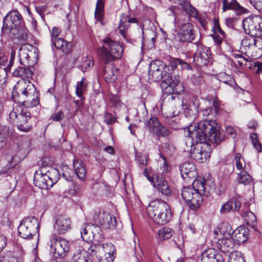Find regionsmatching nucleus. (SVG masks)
<instances>
[{"mask_svg": "<svg viewBox=\"0 0 262 262\" xmlns=\"http://www.w3.org/2000/svg\"><path fill=\"white\" fill-rule=\"evenodd\" d=\"M226 131L228 135L230 136L231 138L234 139L236 137V131L231 126H228L226 127Z\"/></svg>", "mask_w": 262, "mask_h": 262, "instance_id": "obj_60", "label": "nucleus"}, {"mask_svg": "<svg viewBox=\"0 0 262 262\" xmlns=\"http://www.w3.org/2000/svg\"><path fill=\"white\" fill-rule=\"evenodd\" d=\"M211 52L209 48L197 45V50L193 56V62L199 67L206 66L209 62Z\"/></svg>", "mask_w": 262, "mask_h": 262, "instance_id": "obj_14", "label": "nucleus"}, {"mask_svg": "<svg viewBox=\"0 0 262 262\" xmlns=\"http://www.w3.org/2000/svg\"><path fill=\"white\" fill-rule=\"evenodd\" d=\"M147 214L154 222L159 225H165L171 219L172 213L170 207L160 199L152 201L146 207Z\"/></svg>", "mask_w": 262, "mask_h": 262, "instance_id": "obj_5", "label": "nucleus"}, {"mask_svg": "<svg viewBox=\"0 0 262 262\" xmlns=\"http://www.w3.org/2000/svg\"><path fill=\"white\" fill-rule=\"evenodd\" d=\"M137 22L136 18H129L128 16L122 15L121 16L119 29L121 35L126 39V30L129 26V23H135Z\"/></svg>", "mask_w": 262, "mask_h": 262, "instance_id": "obj_24", "label": "nucleus"}, {"mask_svg": "<svg viewBox=\"0 0 262 262\" xmlns=\"http://www.w3.org/2000/svg\"><path fill=\"white\" fill-rule=\"evenodd\" d=\"M46 173L37 170L34 174V184L35 186L43 189H48L52 186L51 181L49 179Z\"/></svg>", "mask_w": 262, "mask_h": 262, "instance_id": "obj_19", "label": "nucleus"}, {"mask_svg": "<svg viewBox=\"0 0 262 262\" xmlns=\"http://www.w3.org/2000/svg\"><path fill=\"white\" fill-rule=\"evenodd\" d=\"M240 205V202L236 198H232L222 206L220 212L222 214H226L232 210L238 211Z\"/></svg>", "mask_w": 262, "mask_h": 262, "instance_id": "obj_25", "label": "nucleus"}, {"mask_svg": "<svg viewBox=\"0 0 262 262\" xmlns=\"http://www.w3.org/2000/svg\"><path fill=\"white\" fill-rule=\"evenodd\" d=\"M165 65L159 60L151 62L148 71L149 78L155 81L164 78L161 83L163 92L166 94H180L184 91L183 83L179 75L166 74Z\"/></svg>", "mask_w": 262, "mask_h": 262, "instance_id": "obj_3", "label": "nucleus"}, {"mask_svg": "<svg viewBox=\"0 0 262 262\" xmlns=\"http://www.w3.org/2000/svg\"><path fill=\"white\" fill-rule=\"evenodd\" d=\"M236 169L242 171H245L244 169L246 167V163L241 155L239 153H236L234 155V159Z\"/></svg>", "mask_w": 262, "mask_h": 262, "instance_id": "obj_43", "label": "nucleus"}, {"mask_svg": "<svg viewBox=\"0 0 262 262\" xmlns=\"http://www.w3.org/2000/svg\"><path fill=\"white\" fill-rule=\"evenodd\" d=\"M95 223L104 226L105 228L115 227L116 225V219L111 214L104 212H97L93 216Z\"/></svg>", "mask_w": 262, "mask_h": 262, "instance_id": "obj_15", "label": "nucleus"}, {"mask_svg": "<svg viewBox=\"0 0 262 262\" xmlns=\"http://www.w3.org/2000/svg\"><path fill=\"white\" fill-rule=\"evenodd\" d=\"M222 10L223 12L227 10H233L237 15H242L247 12V10L241 6L236 0H231L230 2L227 0H223Z\"/></svg>", "mask_w": 262, "mask_h": 262, "instance_id": "obj_20", "label": "nucleus"}, {"mask_svg": "<svg viewBox=\"0 0 262 262\" xmlns=\"http://www.w3.org/2000/svg\"><path fill=\"white\" fill-rule=\"evenodd\" d=\"M23 107L20 105H16L14 106L9 114L10 121L13 123L17 122L19 116L23 114Z\"/></svg>", "mask_w": 262, "mask_h": 262, "instance_id": "obj_36", "label": "nucleus"}, {"mask_svg": "<svg viewBox=\"0 0 262 262\" xmlns=\"http://www.w3.org/2000/svg\"><path fill=\"white\" fill-rule=\"evenodd\" d=\"M207 141L196 144L193 149H190L191 157L199 163L205 162L210 157L211 147Z\"/></svg>", "mask_w": 262, "mask_h": 262, "instance_id": "obj_12", "label": "nucleus"}, {"mask_svg": "<svg viewBox=\"0 0 262 262\" xmlns=\"http://www.w3.org/2000/svg\"><path fill=\"white\" fill-rule=\"evenodd\" d=\"M95 255L96 256L99 262H113L114 259V256L106 255L104 256L103 254H93V256Z\"/></svg>", "mask_w": 262, "mask_h": 262, "instance_id": "obj_53", "label": "nucleus"}, {"mask_svg": "<svg viewBox=\"0 0 262 262\" xmlns=\"http://www.w3.org/2000/svg\"><path fill=\"white\" fill-rule=\"evenodd\" d=\"M100 228L93 224H86L81 230V236L88 243L93 241L98 242L103 238Z\"/></svg>", "mask_w": 262, "mask_h": 262, "instance_id": "obj_13", "label": "nucleus"}, {"mask_svg": "<svg viewBox=\"0 0 262 262\" xmlns=\"http://www.w3.org/2000/svg\"><path fill=\"white\" fill-rule=\"evenodd\" d=\"M153 133L159 137H166L170 134V132L168 129L163 126L160 123V125H158L157 128H156Z\"/></svg>", "mask_w": 262, "mask_h": 262, "instance_id": "obj_50", "label": "nucleus"}, {"mask_svg": "<svg viewBox=\"0 0 262 262\" xmlns=\"http://www.w3.org/2000/svg\"><path fill=\"white\" fill-rule=\"evenodd\" d=\"M254 48L256 47L262 50V38L260 36L254 37Z\"/></svg>", "mask_w": 262, "mask_h": 262, "instance_id": "obj_64", "label": "nucleus"}, {"mask_svg": "<svg viewBox=\"0 0 262 262\" xmlns=\"http://www.w3.org/2000/svg\"><path fill=\"white\" fill-rule=\"evenodd\" d=\"M115 251L114 246L111 243H105L102 244H93L89 248V252L91 255L103 254L104 256L106 255L114 256Z\"/></svg>", "mask_w": 262, "mask_h": 262, "instance_id": "obj_16", "label": "nucleus"}, {"mask_svg": "<svg viewBox=\"0 0 262 262\" xmlns=\"http://www.w3.org/2000/svg\"><path fill=\"white\" fill-rule=\"evenodd\" d=\"M248 233L246 229L243 228L236 229L231 236L233 238L234 243L238 244L245 242L248 239Z\"/></svg>", "mask_w": 262, "mask_h": 262, "instance_id": "obj_27", "label": "nucleus"}, {"mask_svg": "<svg viewBox=\"0 0 262 262\" xmlns=\"http://www.w3.org/2000/svg\"><path fill=\"white\" fill-rule=\"evenodd\" d=\"M135 159L139 165L141 166V165L145 166L147 164L149 158L147 154L136 151Z\"/></svg>", "mask_w": 262, "mask_h": 262, "instance_id": "obj_45", "label": "nucleus"}, {"mask_svg": "<svg viewBox=\"0 0 262 262\" xmlns=\"http://www.w3.org/2000/svg\"><path fill=\"white\" fill-rule=\"evenodd\" d=\"M104 6V3L103 0H97L95 12V17L98 21H102L103 19Z\"/></svg>", "mask_w": 262, "mask_h": 262, "instance_id": "obj_38", "label": "nucleus"}, {"mask_svg": "<svg viewBox=\"0 0 262 262\" xmlns=\"http://www.w3.org/2000/svg\"><path fill=\"white\" fill-rule=\"evenodd\" d=\"M160 122L157 118L152 117L147 120L145 123V125L150 132L153 133L156 128L160 125Z\"/></svg>", "mask_w": 262, "mask_h": 262, "instance_id": "obj_46", "label": "nucleus"}, {"mask_svg": "<svg viewBox=\"0 0 262 262\" xmlns=\"http://www.w3.org/2000/svg\"><path fill=\"white\" fill-rule=\"evenodd\" d=\"M39 223L37 219L34 216H28L20 222L18 227L19 235L25 239L32 237L38 232Z\"/></svg>", "mask_w": 262, "mask_h": 262, "instance_id": "obj_8", "label": "nucleus"}, {"mask_svg": "<svg viewBox=\"0 0 262 262\" xmlns=\"http://www.w3.org/2000/svg\"><path fill=\"white\" fill-rule=\"evenodd\" d=\"M180 172L184 180L192 182V187L183 188L181 195L189 208L192 210L198 209L203 202L202 195L208 196L210 193V188L207 181L204 178H196L197 172L195 165L190 162H185L180 166Z\"/></svg>", "mask_w": 262, "mask_h": 262, "instance_id": "obj_1", "label": "nucleus"}, {"mask_svg": "<svg viewBox=\"0 0 262 262\" xmlns=\"http://www.w3.org/2000/svg\"><path fill=\"white\" fill-rule=\"evenodd\" d=\"M32 52H29L26 49V47H21L19 50V57L20 63L24 65L25 67H30L31 65L29 63V59L30 57V54Z\"/></svg>", "mask_w": 262, "mask_h": 262, "instance_id": "obj_34", "label": "nucleus"}, {"mask_svg": "<svg viewBox=\"0 0 262 262\" xmlns=\"http://www.w3.org/2000/svg\"><path fill=\"white\" fill-rule=\"evenodd\" d=\"M44 172L46 173L48 177H49V179L51 181L52 186L54 184L56 183L59 179V173L58 171L54 168H50L47 170V171Z\"/></svg>", "mask_w": 262, "mask_h": 262, "instance_id": "obj_42", "label": "nucleus"}, {"mask_svg": "<svg viewBox=\"0 0 262 262\" xmlns=\"http://www.w3.org/2000/svg\"><path fill=\"white\" fill-rule=\"evenodd\" d=\"M227 236L228 237L226 236L219 239L217 241L219 248L223 253L230 252L233 249L235 244L234 239L230 234H228Z\"/></svg>", "mask_w": 262, "mask_h": 262, "instance_id": "obj_23", "label": "nucleus"}, {"mask_svg": "<svg viewBox=\"0 0 262 262\" xmlns=\"http://www.w3.org/2000/svg\"><path fill=\"white\" fill-rule=\"evenodd\" d=\"M158 234L160 240L168 239L171 237L172 230L169 227H164L159 230Z\"/></svg>", "mask_w": 262, "mask_h": 262, "instance_id": "obj_41", "label": "nucleus"}, {"mask_svg": "<svg viewBox=\"0 0 262 262\" xmlns=\"http://www.w3.org/2000/svg\"><path fill=\"white\" fill-rule=\"evenodd\" d=\"M12 95L14 101L22 103L26 107L36 106L39 103L38 94L34 85L24 79H20L15 85Z\"/></svg>", "mask_w": 262, "mask_h": 262, "instance_id": "obj_4", "label": "nucleus"}, {"mask_svg": "<svg viewBox=\"0 0 262 262\" xmlns=\"http://www.w3.org/2000/svg\"><path fill=\"white\" fill-rule=\"evenodd\" d=\"M178 37L180 41L189 42L194 38L193 26L192 24L186 23L182 25L179 29Z\"/></svg>", "mask_w": 262, "mask_h": 262, "instance_id": "obj_17", "label": "nucleus"}, {"mask_svg": "<svg viewBox=\"0 0 262 262\" xmlns=\"http://www.w3.org/2000/svg\"><path fill=\"white\" fill-rule=\"evenodd\" d=\"M169 64L172 70H175L179 67L183 70H188L190 69L189 64L181 59L170 57Z\"/></svg>", "mask_w": 262, "mask_h": 262, "instance_id": "obj_31", "label": "nucleus"}, {"mask_svg": "<svg viewBox=\"0 0 262 262\" xmlns=\"http://www.w3.org/2000/svg\"><path fill=\"white\" fill-rule=\"evenodd\" d=\"M64 117L63 113L60 111L53 114L51 119L54 121H59Z\"/></svg>", "mask_w": 262, "mask_h": 262, "instance_id": "obj_57", "label": "nucleus"}, {"mask_svg": "<svg viewBox=\"0 0 262 262\" xmlns=\"http://www.w3.org/2000/svg\"><path fill=\"white\" fill-rule=\"evenodd\" d=\"M249 2L255 9L262 12V0H249Z\"/></svg>", "mask_w": 262, "mask_h": 262, "instance_id": "obj_55", "label": "nucleus"}, {"mask_svg": "<svg viewBox=\"0 0 262 262\" xmlns=\"http://www.w3.org/2000/svg\"><path fill=\"white\" fill-rule=\"evenodd\" d=\"M27 67H20L16 69L13 72V75L16 77H29L32 76V72L29 69L27 68Z\"/></svg>", "mask_w": 262, "mask_h": 262, "instance_id": "obj_37", "label": "nucleus"}, {"mask_svg": "<svg viewBox=\"0 0 262 262\" xmlns=\"http://www.w3.org/2000/svg\"><path fill=\"white\" fill-rule=\"evenodd\" d=\"M81 187L77 184L73 183L72 187L70 189L69 193L72 195H74L80 191Z\"/></svg>", "mask_w": 262, "mask_h": 262, "instance_id": "obj_61", "label": "nucleus"}, {"mask_svg": "<svg viewBox=\"0 0 262 262\" xmlns=\"http://www.w3.org/2000/svg\"><path fill=\"white\" fill-rule=\"evenodd\" d=\"M54 161L52 157L45 156L43 157L39 162L38 165L39 168L38 170L43 172L47 171V170L52 168Z\"/></svg>", "mask_w": 262, "mask_h": 262, "instance_id": "obj_33", "label": "nucleus"}, {"mask_svg": "<svg viewBox=\"0 0 262 262\" xmlns=\"http://www.w3.org/2000/svg\"><path fill=\"white\" fill-rule=\"evenodd\" d=\"M192 82L194 84L199 85L203 81L202 78L200 74L198 75H194L191 77Z\"/></svg>", "mask_w": 262, "mask_h": 262, "instance_id": "obj_62", "label": "nucleus"}, {"mask_svg": "<svg viewBox=\"0 0 262 262\" xmlns=\"http://www.w3.org/2000/svg\"><path fill=\"white\" fill-rule=\"evenodd\" d=\"M144 175L153 185L154 187L163 195L168 196L172 194V190L165 179L157 174L150 176V169L145 168L143 170Z\"/></svg>", "mask_w": 262, "mask_h": 262, "instance_id": "obj_10", "label": "nucleus"}, {"mask_svg": "<svg viewBox=\"0 0 262 262\" xmlns=\"http://www.w3.org/2000/svg\"><path fill=\"white\" fill-rule=\"evenodd\" d=\"M238 181L245 185H249L252 181V178L246 171H243L238 174Z\"/></svg>", "mask_w": 262, "mask_h": 262, "instance_id": "obj_44", "label": "nucleus"}, {"mask_svg": "<svg viewBox=\"0 0 262 262\" xmlns=\"http://www.w3.org/2000/svg\"><path fill=\"white\" fill-rule=\"evenodd\" d=\"M93 189L99 195L103 194L106 190L105 186L103 184L97 182L94 184Z\"/></svg>", "mask_w": 262, "mask_h": 262, "instance_id": "obj_54", "label": "nucleus"}, {"mask_svg": "<svg viewBox=\"0 0 262 262\" xmlns=\"http://www.w3.org/2000/svg\"><path fill=\"white\" fill-rule=\"evenodd\" d=\"M3 26L2 28L3 34L11 33L14 35L21 31L18 28H22L23 24L22 16L17 11L9 12L4 18Z\"/></svg>", "mask_w": 262, "mask_h": 262, "instance_id": "obj_7", "label": "nucleus"}, {"mask_svg": "<svg viewBox=\"0 0 262 262\" xmlns=\"http://www.w3.org/2000/svg\"><path fill=\"white\" fill-rule=\"evenodd\" d=\"M103 72L106 81L111 82L116 79L117 69H115L113 65L105 66Z\"/></svg>", "mask_w": 262, "mask_h": 262, "instance_id": "obj_30", "label": "nucleus"}, {"mask_svg": "<svg viewBox=\"0 0 262 262\" xmlns=\"http://www.w3.org/2000/svg\"><path fill=\"white\" fill-rule=\"evenodd\" d=\"M228 262H246L241 252H231L229 256Z\"/></svg>", "mask_w": 262, "mask_h": 262, "instance_id": "obj_47", "label": "nucleus"}, {"mask_svg": "<svg viewBox=\"0 0 262 262\" xmlns=\"http://www.w3.org/2000/svg\"><path fill=\"white\" fill-rule=\"evenodd\" d=\"M242 215L247 224L254 227L256 223V217L251 211L243 212Z\"/></svg>", "mask_w": 262, "mask_h": 262, "instance_id": "obj_40", "label": "nucleus"}, {"mask_svg": "<svg viewBox=\"0 0 262 262\" xmlns=\"http://www.w3.org/2000/svg\"><path fill=\"white\" fill-rule=\"evenodd\" d=\"M101 43L97 52L105 64L121 58L123 49L119 42L106 36L101 40Z\"/></svg>", "mask_w": 262, "mask_h": 262, "instance_id": "obj_6", "label": "nucleus"}, {"mask_svg": "<svg viewBox=\"0 0 262 262\" xmlns=\"http://www.w3.org/2000/svg\"><path fill=\"white\" fill-rule=\"evenodd\" d=\"M52 44L64 53H69L71 48V44L61 38L52 39Z\"/></svg>", "mask_w": 262, "mask_h": 262, "instance_id": "obj_28", "label": "nucleus"}, {"mask_svg": "<svg viewBox=\"0 0 262 262\" xmlns=\"http://www.w3.org/2000/svg\"><path fill=\"white\" fill-rule=\"evenodd\" d=\"M254 37L249 35L245 37L241 42V49L245 50V53L250 54L251 51L254 49Z\"/></svg>", "mask_w": 262, "mask_h": 262, "instance_id": "obj_29", "label": "nucleus"}, {"mask_svg": "<svg viewBox=\"0 0 262 262\" xmlns=\"http://www.w3.org/2000/svg\"><path fill=\"white\" fill-rule=\"evenodd\" d=\"M104 121L107 124H111L115 122L116 121V118L113 116V115L110 113H105L104 117Z\"/></svg>", "mask_w": 262, "mask_h": 262, "instance_id": "obj_58", "label": "nucleus"}, {"mask_svg": "<svg viewBox=\"0 0 262 262\" xmlns=\"http://www.w3.org/2000/svg\"><path fill=\"white\" fill-rule=\"evenodd\" d=\"M243 26L245 33L256 37L262 36V18L258 15L244 18Z\"/></svg>", "mask_w": 262, "mask_h": 262, "instance_id": "obj_11", "label": "nucleus"}, {"mask_svg": "<svg viewBox=\"0 0 262 262\" xmlns=\"http://www.w3.org/2000/svg\"><path fill=\"white\" fill-rule=\"evenodd\" d=\"M12 130L8 126H4L0 133V150L2 149L6 144V138L12 134Z\"/></svg>", "mask_w": 262, "mask_h": 262, "instance_id": "obj_39", "label": "nucleus"}, {"mask_svg": "<svg viewBox=\"0 0 262 262\" xmlns=\"http://www.w3.org/2000/svg\"><path fill=\"white\" fill-rule=\"evenodd\" d=\"M71 219L63 215H58L56 217L54 228L56 229L59 234L64 233L71 229Z\"/></svg>", "mask_w": 262, "mask_h": 262, "instance_id": "obj_18", "label": "nucleus"}, {"mask_svg": "<svg viewBox=\"0 0 262 262\" xmlns=\"http://www.w3.org/2000/svg\"><path fill=\"white\" fill-rule=\"evenodd\" d=\"M85 90L86 85L84 82V78H82L80 82L77 83L76 88V94L79 98H80L81 100L83 99V93Z\"/></svg>", "mask_w": 262, "mask_h": 262, "instance_id": "obj_49", "label": "nucleus"}, {"mask_svg": "<svg viewBox=\"0 0 262 262\" xmlns=\"http://www.w3.org/2000/svg\"><path fill=\"white\" fill-rule=\"evenodd\" d=\"M214 249L206 250L201 255V262H224L219 254H216Z\"/></svg>", "mask_w": 262, "mask_h": 262, "instance_id": "obj_22", "label": "nucleus"}, {"mask_svg": "<svg viewBox=\"0 0 262 262\" xmlns=\"http://www.w3.org/2000/svg\"><path fill=\"white\" fill-rule=\"evenodd\" d=\"M218 79L220 81L229 85H231L233 81L232 76L225 73H221L219 74L218 75Z\"/></svg>", "mask_w": 262, "mask_h": 262, "instance_id": "obj_51", "label": "nucleus"}, {"mask_svg": "<svg viewBox=\"0 0 262 262\" xmlns=\"http://www.w3.org/2000/svg\"><path fill=\"white\" fill-rule=\"evenodd\" d=\"M73 166L75 168V173L77 177L81 180H83L86 176L85 166L81 161L76 160L73 162Z\"/></svg>", "mask_w": 262, "mask_h": 262, "instance_id": "obj_32", "label": "nucleus"}, {"mask_svg": "<svg viewBox=\"0 0 262 262\" xmlns=\"http://www.w3.org/2000/svg\"><path fill=\"white\" fill-rule=\"evenodd\" d=\"M110 101L115 106H120L121 104L119 97L116 95H111L110 97Z\"/></svg>", "mask_w": 262, "mask_h": 262, "instance_id": "obj_59", "label": "nucleus"}, {"mask_svg": "<svg viewBox=\"0 0 262 262\" xmlns=\"http://www.w3.org/2000/svg\"><path fill=\"white\" fill-rule=\"evenodd\" d=\"M220 126L215 122L210 120L201 121L190 125L188 128V136L184 139V150L190 152L196 144L205 142L206 140L219 145L225 139L224 133L220 130Z\"/></svg>", "mask_w": 262, "mask_h": 262, "instance_id": "obj_2", "label": "nucleus"}, {"mask_svg": "<svg viewBox=\"0 0 262 262\" xmlns=\"http://www.w3.org/2000/svg\"><path fill=\"white\" fill-rule=\"evenodd\" d=\"M211 100H212L213 109L218 113L221 108L220 107V102L217 99L213 98V97L211 98Z\"/></svg>", "mask_w": 262, "mask_h": 262, "instance_id": "obj_63", "label": "nucleus"}, {"mask_svg": "<svg viewBox=\"0 0 262 262\" xmlns=\"http://www.w3.org/2000/svg\"><path fill=\"white\" fill-rule=\"evenodd\" d=\"M217 114L212 107L207 108L203 111V117L206 118L203 121L210 120L215 122L217 124V123L215 121L212 120V118Z\"/></svg>", "mask_w": 262, "mask_h": 262, "instance_id": "obj_48", "label": "nucleus"}, {"mask_svg": "<svg viewBox=\"0 0 262 262\" xmlns=\"http://www.w3.org/2000/svg\"><path fill=\"white\" fill-rule=\"evenodd\" d=\"M62 177L65 178L67 181L71 180V179L72 177L71 172L73 174L72 170L69 169L67 166H64L62 168Z\"/></svg>", "mask_w": 262, "mask_h": 262, "instance_id": "obj_56", "label": "nucleus"}, {"mask_svg": "<svg viewBox=\"0 0 262 262\" xmlns=\"http://www.w3.org/2000/svg\"><path fill=\"white\" fill-rule=\"evenodd\" d=\"M48 244L50 248V252L55 257L64 256L69 251L68 241L54 234L50 237Z\"/></svg>", "mask_w": 262, "mask_h": 262, "instance_id": "obj_9", "label": "nucleus"}, {"mask_svg": "<svg viewBox=\"0 0 262 262\" xmlns=\"http://www.w3.org/2000/svg\"><path fill=\"white\" fill-rule=\"evenodd\" d=\"M30 118V113L23 111V114L19 116L17 122H15L14 124L17 125V128L20 130L28 132L30 130L32 126L29 123Z\"/></svg>", "mask_w": 262, "mask_h": 262, "instance_id": "obj_21", "label": "nucleus"}, {"mask_svg": "<svg viewBox=\"0 0 262 262\" xmlns=\"http://www.w3.org/2000/svg\"><path fill=\"white\" fill-rule=\"evenodd\" d=\"M251 139L254 148L258 151L262 152V145L258 141V137L256 134L253 133L251 135Z\"/></svg>", "mask_w": 262, "mask_h": 262, "instance_id": "obj_52", "label": "nucleus"}, {"mask_svg": "<svg viewBox=\"0 0 262 262\" xmlns=\"http://www.w3.org/2000/svg\"><path fill=\"white\" fill-rule=\"evenodd\" d=\"M93 255L85 250H78L73 255L71 262H93Z\"/></svg>", "mask_w": 262, "mask_h": 262, "instance_id": "obj_26", "label": "nucleus"}, {"mask_svg": "<svg viewBox=\"0 0 262 262\" xmlns=\"http://www.w3.org/2000/svg\"><path fill=\"white\" fill-rule=\"evenodd\" d=\"M179 4L185 12L189 16L192 17L196 16L197 13L195 9L190 4L189 2L185 0H181Z\"/></svg>", "mask_w": 262, "mask_h": 262, "instance_id": "obj_35", "label": "nucleus"}]
</instances>
